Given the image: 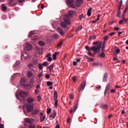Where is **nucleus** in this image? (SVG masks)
I'll use <instances>...</instances> for the list:
<instances>
[{
  "mask_svg": "<svg viewBox=\"0 0 128 128\" xmlns=\"http://www.w3.org/2000/svg\"><path fill=\"white\" fill-rule=\"evenodd\" d=\"M86 50H88V52H90V50L94 51V54H96L97 52L100 54V48H102V42L99 44L98 46H92L91 48L90 47L86 46L85 47Z\"/></svg>",
  "mask_w": 128,
  "mask_h": 128,
  "instance_id": "1",
  "label": "nucleus"
},
{
  "mask_svg": "<svg viewBox=\"0 0 128 128\" xmlns=\"http://www.w3.org/2000/svg\"><path fill=\"white\" fill-rule=\"evenodd\" d=\"M26 110L28 112H32L34 110V104H26Z\"/></svg>",
  "mask_w": 128,
  "mask_h": 128,
  "instance_id": "2",
  "label": "nucleus"
},
{
  "mask_svg": "<svg viewBox=\"0 0 128 128\" xmlns=\"http://www.w3.org/2000/svg\"><path fill=\"white\" fill-rule=\"evenodd\" d=\"M60 24L64 28H66V26L70 24V22L68 20L65 18L64 20V22H60Z\"/></svg>",
  "mask_w": 128,
  "mask_h": 128,
  "instance_id": "3",
  "label": "nucleus"
},
{
  "mask_svg": "<svg viewBox=\"0 0 128 128\" xmlns=\"http://www.w3.org/2000/svg\"><path fill=\"white\" fill-rule=\"evenodd\" d=\"M66 2L68 6H70V8H76V6H74V0H66Z\"/></svg>",
  "mask_w": 128,
  "mask_h": 128,
  "instance_id": "4",
  "label": "nucleus"
},
{
  "mask_svg": "<svg viewBox=\"0 0 128 128\" xmlns=\"http://www.w3.org/2000/svg\"><path fill=\"white\" fill-rule=\"evenodd\" d=\"M86 80H84L80 86V88L79 90V92H80V90L82 92L84 90V88H86Z\"/></svg>",
  "mask_w": 128,
  "mask_h": 128,
  "instance_id": "5",
  "label": "nucleus"
},
{
  "mask_svg": "<svg viewBox=\"0 0 128 128\" xmlns=\"http://www.w3.org/2000/svg\"><path fill=\"white\" fill-rule=\"evenodd\" d=\"M21 58L22 60V58H24V60H28V58H30V56H28V54L24 52L21 55Z\"/></svg>",
  "mask_w": 128,
  "mask_h": 128,
  "instance_id": "6",
  "label": "nucleus"
},
{
  "mask_svg": "<svg viewBox=\"0 0 128 128\" xmlns=\"http://www.w3.org/2000/svg\"><path fill=\"white\" fill-rule=\"evenodd\" d=\"M110 83H108L106 86V90L104 92V96L110 92Z\"/></svg>",
  "mask_w": 128,
  "mask_h": 128,
  "instance_id": "7",
  "label": "nucleus"
},
{
  "mask_svg": "<svg viewBox=\"0 0 128 128\" xmlns=\"http://www.w3.org/2000/svg\"><path fill=\"white\" fill-rule=\"evenodd\" d=\"M76 12V11L70 10L68 13L66 14V18H72V14Z\"/></svg>",
  "mask_w": 128,
  "mask_h": 128,
  "instance_id": "8",
  "label": "nucleus"
},
{
  "mask_svg": "<svg viewBox=\"0 0 128 128\" xmlns=\"http://www.w3.org/2000/svg\"><path fill=\"white\" fill-rule=\"evenodd\" d=\"M32 48V46L28 42L26 43V47L24 48V50H30Z\"/></svg>",
  "mask_w": 128,
  "mask_h": 128,
  "instance_id": "9",
  "label": "nucleus"
},
{
  "mask_svg": "<svg viewBox=\"0 0 128 128\" xmlns=\"http://www.w3.org/2000/svg\"><path fill=\"white\" fill-rule=\"evenodd\" d=\"M57 32H58V34H60V36H64V34H66V33L64 32V30H62V28H57Z\"/></svg>",
  "mask_w": 128,
  "mask_h": 128,
  "instance_id": "10",
  "label": "nucleus"
},
{
  "mask_svg": "<svg viewBox=\"0 0 128 128\" xmlns=\"http://www.w3.org/2000/svg\"><path fill=\"white\" fill-rule=\"evenodd\" d=\"M31 112H32V116H36V114H38V112H40V109H38V108L34 109Z\"/></svg>",
  "mask_w": 128,
  "mask_h": 128,
  "instance_id": "11",
  "label": "nucleus"
},
{
  "mask_svg": "<svg viewBox=\"0 0 128 128\" xmlns=\"http://www.w3.org/2000/svg\"><path fill=\"white\" fill-rule=\"evenodd\" d=\"M20 96H21V98H26V92L24 91H21L19 93Z\"/></svg>",
  "mask_w": 128,
  "mask_h": 128,
  "instance_id": "12",
  "label": "nucleus"
},
{
  "mask_svg": "<svg viewBox=\"0 0 128 128\" xmlns=\"http://www.w3.org/2000/svg\"><path fill=\"white\" fill-rule=\"evenodd\" d=\"M34 99L32 97H28L26 99V102L28 104H32V102H34Z\"/></svg>",
  "mask_w": 128,
  "mask_h": 128,
  "instance_id": "13",
  "label": "nucleus"
},
{
  "mask_svg": "<svg viewBox=\"0 0 128 128\" xmlns=\"http://www.w3.org/2000/svg\"><path fill=\"white\" fill-rule=\"evenodd\" d=\"M78 102L74 106V110L72 109L70 110V114H72V112H76V110H78Z\"/></svg>",
  "mask_w": 128,
  "mask_h": 128,
  "instance_id": "14",
  "label": "nucleus"
},
{
  "mask_svg": "<svg viewBox=\"0 0 128 128\" xmlns=\"http://www.w3.org/2000/svg\"><path fill=\"white\" fill-rule=\"evenodd\" d=\"M14 2V0H9V2L8 4V6H16V4H12V2Z\"/></svg>",
  "mask_w": 128,
  "mask_h": 128,
  "instance_id": "15",
  "label": "nucleus"
},
{
  "mask_svg": "<svg viewBox=\"0 0 128 128\" xmlns=\"http://www.w3.org/2000/svg\"><path fill=\"white\" fill-rule=\"evenodd\" d=\"M100 107L103 110H108V104H102L100 105Z\"/></svg>",
  "mask_w": 128,
  "mask_h": 128,
  "instance_id": "16",
  "label": "nucleus"
},
{
  "mask_svg": "<svg viewBox=\"0 0 128 128\" xmlns=\"http://www.w3.org/2000/svg\"><path fill=\"white\" fill-rule=\"evenodd\" d=\"M108 73H106L103 77V82H106V80H108Z\"/></svg>",
  "mask_w": 128,
  "mask_h": 128,
  "instance_id": "17",
  "label": "nucleus"
},
{
  "mask_svg": "<svg viewBox=\"0 0 128 128\" xmlns=\"http://www.w3.org/2000/svg\"><path fill=\"white\" fill-rule=\"evenodd\" d=\"M92 8L90 7V8L88 9V12H87V16H92Z\"/></svg>",
  "mask_w": 128,
  "mask_h": 128,
  "instance_id": "18",
  "label": "nucleus"
},
{
  "mask_svg": "<svg viewBox=\"0 0 128 128\" xmlns=\"http://www.w3.org/2000/svg\"><path fill=\"white\" fill-rule=\"evenodd\" d=\"M56 111H54L50 116V118H56Z\"/></svg>",
  "mask_w": 128,
  "mask_h": 128,
  "instance_id": "19",
  "label": "nucleus"
},
{
  "mask_svg": "<svg viewBox=\"0 0 128 128\" xmlns=\"http://www.w3.org/2000/svg\"><path fill=\"white\" fill-rule=\"evenodd\" d=\"M1 8H2V10H4V12L5 10H8V7H6V4H2Z\"/></svg>",
  "mask_w": 128,
  "mask_h": 128,
  "instance_id": "20",
  "label": "nucleus"
},
{
  "mask_svg": "<svg viewBox=\"0 0 128 128\" xmlns=\"http://www.w3.org/2000/svg\"><path fill=\"white\" fill-rule=\"evenodd\" d=\"M59 52H56L53 55H52V58L54 60H56V55L59 54Z\"/></svg>",
  "mask_w": 128,
  "mask_h": 128,
  "instance_id": "21",
  "label": "nucleus"
},
{
  "mask_svg": "<svg viewBox=\"0 0 128 128\" xmlns=\"http://www.w3.org/2000/svg\"><path fill=\"white\" fill-rule=\"evenodd\" d=\"M92 66H102V63H100V62H94L92 64Z\"/></svg>",
  "mask_w": 128,
  "mask_h": 128,
  "instance_id": "22",
  "label": "nucleus"
},
{
  "mask_svg": "<svg viewBox=\"0 0 128 128\" xmlns=\"http://www.w3.org/2000/svg\"><path fill=\"white\" fill-rule=\"evenodd\" d=\"M24 86L26 88H32V85L30 84H25L24 85Z\"/></svg>",
  "mask_w": 128,
  "mask_h": 128,
  "instance_id": "23",
  "label": "nucleus"
},
{
  "mask_svg": "<svg viewBox=\"0 0 128 128\" xmlns=\"http://www.w3.org/2000/svg\"><path fill=\"white\" fill-rule=\"evenodd\" d=\"M54 100H58V92L56 90L54 91Z\"/></svg>",
  "mask_w": 128,
  "mask_h": 128,
  "instance_id": "24",
  "label": "nucleus"
},
{
  "mask_svg": "<svg viewBox=\"0 0 128 128\" xmlns=\"http://www.w3.org/2000/svg\"><path fill=\"white\" fill-rule=\"evenodd\" d=\"M27 76L28 78H32L33 76L32 72L30 71H28L27 73Z\"/></svg>",
  "mask_w": 128,
  "mask_h": 128,
  "instance_id": "25",
  "label": "nucleus"
},
{
  "mask_svg": "<svg viewBox=\"0 0 128 128\" xmlns=\"http://www.w3.org/2000/svg\"><path fill=\"white\" fill-rule=\"evenodd\" d=\"M59 36L60 35H58V34H54L52 36V38H54V40H58Z\"/></svg>",
  "mask_w": 128,
  "mask_h": 128,
  "instance_id": "26",
  "label": "nucleus"
},
{
  "mask_svg": "<svg viewBox=\"0 0 128 128\" xmlns=\"http://www.w3.org/2000/svg\"><path fill=\"white\" fill-rule=\"evenodd\" d=\"M100 42H102H102H100V41L95 42H93L92 44L94 46H100Z\"/></svg>",
  "mask_w": 128,
  "mask_h": 128,
  "instance_id": "27",
  "label": "nucleus"
},
{
  "mask_svg": "<svg viewBox=\"0 0 128 128\" xmlns=\"http://www.w3.org/2000/svg\"><path fill=\"white\" fill-rule=\"evenodd\" d=\"M38 44H40V46H46V44L42 41H40L38 42Z\"/></svg>",
  "mask_w": 128,
  "mask_h": 128,
  "instance_id": "28",
  "label": "nucleus"
},
{
  "mask_svg": "<svg viewBox=\"0 0 128 128\" xmlns=\"http://www.w3.org/2000/svg\"><path fill=\"white\" fill-rule=\"evenodd\" d=\"M24 122H27V124H32V121L30 120V118H25Z\"/></svg>",
  "mask_w": 128,
  "mask_h": 128,
  "instance_id": "29",
  "label": "nucleus"
},
{
  "mask_svg": "<svg viewBox=\"0 0 128 128\" xmlns=\"http://www.w3.org/2000/svg\"><path fill=\"white\" fill-rule=\"evenodd\" d=\"M20 61H16V62L15 65L14 66V68H18V66H20Z\"/></svg>",
  "mask_w": 128,
  "mask_h": 128,
  "instance_id": "30",
  "label": "nucleus"
},
{
  "mask_svg": "<svg viewBox=\"0 0 128 128\" xmlns=\"http://www.w3.org/2000/svg\"><path fill=\"white\" fill-rule=\"evenodd\" d=\"M122 20H123V22H128V18H126V17L122 16Z\"/></svg>",
  "mask_w": 128,
  "mask_h": 128,
  "instance_id": "31",
  "label": "nucleus"
},
{
  "mask_svg": "<svg viewBox=\"0 0 128 128\" xmlns=\"http://www.w3.org/2000/svg\"><path fill=\"white\" fill-rule=\"evenodd\" d=\"M44 120H46V115H44V116L40 117V120L41 122H44Z\"/></svg>",
  "mask_w": 128,
  "mask_h": 128,
  "instance_id": "32",
  "label": "nucleus"
},
{
  "mask_svg": "<svg viewBox=\"0 0 128 128\" xmlns=\"http://www.w3.org/2000/svg\"><path fill=\"white\" fill-rule=\"evenodd\" d=\"M26 80H24V78H21L20 84H24Z\"/></svg>",
  "mask_w": 128,
  "mask_h": 128,
  "instance_id": "33",
  "label": "nucleus"
},
{
  "mask_svg": "<svg viewBox=\"0 0 128 128\" xmlns=\"http://www.w3.org/2000/svg\"><path fill=\"white\" fill-rule=\"evenodd\" d=\"M34 31H32L30 32V34L28 35V38H30L32 36H34Z\"/></svg>",
  "mask_w": 128,
  "mask_h": 128,
  "instance_id": "34",
  "label": "nucleus"
},
{
  "mask_svg": "<svg viewBox=\"0 0 128 128\" xmlns=\"http://www.w3.org/2000/svg\"><path fill=\"white\" fill-rule=\"evenodd\" d=\"M99 56L100 58H106V54H104V52H102L100 54Z\"/></svg>",
  "mask_w": 128,
  "mask_h": 128,
  "instance_id": "35",
  "label": "nucleus"
},
{
  "mask_svg": "<svg viewBox=\"0 0 128 128\" xmlns=\"http://www.w3.org/2000/svg\"><path fill=\"white\" fill-rule=\"evenodd\" d=\"M63 44H64V42L62 41L60 42V43L57 46L58 48H60V46H62Z\"/></svg>",
  "mask_w": 128,
  "mask_h": 128,
  "instance_id": "36",
  "label": "nucleus"
},
{
  "mask_svg": "<svg viewBox=\"0 0 128 128\" xmlns=\"http://www.w3.org/2000/svg\"><path fill=\"white\" fill-rule=\"evenodd\" d=\"M42 66H48V62H45L42 63Z\"/></svg>",
  "mask_w": 128,
  "mask_h": 128,
  "instance_id": "37",
  "label": "nucleus"
},
{
  "mask_svg": "<svg viewBox=\"0 0 128 128\" xmlns=\"http://www.w3.org/2000/svg\"><path fill=\"white\" fill-rule=\"evenodd\" d=\"M120 14H121L120 10H118L116 14L118 18H120Z\"/></svg>",
  "mask_w": 128,
  "mask_h": 128,
  "instance_id": "38",
  "label": "nucleus"
},
{
  "mask_svg": "<svg viewBox=\"0 0 128 128\" xmlns=\"http://www.w3.org/2000/svg\"><path fill=\"white\" fill-rule=\"evenodd\" d=\"M47 86H52V82H47Z\"/></svg>",
  "mask_w": 128,
  "mask_h": 128,
  "instance_id": "39",
  "label": "nucleus"
},
{
  "mask_svg": "<svg viewBox=\"0 0 128 128\" xmlns=\"http://www.w3.org/2000/svg\"><path fill=\"white\" fill-rule=\"evenodd\" d=\"M50 112H52V109L48 108L47 111H46V113L48 114H50Z\"/></svg>",
  "mask_w": 128,
  "mask_h": 128,
  "instance_id": "40",
  "label": "nucleus"
},
{
  "mask_svg": "<svg viewBox=\"0 0 128 128\" xmlns=\"http://www.w3.org/2000/svg\"><path fill=\"white\" fill-rule=\"evenodd\" d=\"M96 40V36H90L89 38V40Z\"/></svg>",
  "mask_w": 128,
  "mask_h": 128,
  "instance_id": "41",
  "label": "nucleus"
},
{
  "mask_svg": "<svg viewBox=\"0 0 128 128\" xmlns=\"http://www.w3.org/2000/svg\"><path fill=\"white\" fill-rule=\"evenodd\" d=\"M38 54H42V50L39 48H38Z\"/></svg>",
  "mask_w": 128,
  "mask_h": 128,
  "instance_id": "42",
  "label": "nucleus"
},
{
  "mask_svg": "<svg viewBox=\"0 0 128 128\" xmlns=\"http://www.w3.org/2000/svg\"><path fill=\"white\" fill-rule=\"evenodd\" d=\"M48 68L49 70H52V68H54V64H52L51 66H48Z\"/></svg>",
  "mask_w": 128,
  "mask_h": 128,
  "instance_id": "43",
  "label": "nucleus"
},
{
  "mask_svg": "<svg viewBox=\"0 0 128 128\" xmlns=\"http://www.w3.org/2000/svg\"><path fill=\"white\" fill-rule=\"evenodd\" d=\"M34 79H30V84H34Z\"/></svg>",
  "mask_w": 128,
  "mask_h": 128,
  "instance_id": "44",
  "label": "nucleus"
},
{
  "mask_svg": "<svg viewBox=\"0 0 128 128\" xmlns=\"http://www.w3.org/2000/svg\"><path fill=\"white\" fill-rule=\"evenodd\" d=\"M58 100H55V102H54V106H55V108H58Z\"/></svg>",
  "mask_w": 128,
  "mask_h": 128,
  "instance_id": "45",
  "label": "nucleus"
},
{
  "mask_svg": "<svg viewBox=\"0 0 128 128\" xmlns=\"http://www.w3.org/2000/svg\"><path fill=\"white\" fill-rule=\"evenodd\" d=\"M38 66L40 70H42L43 68L42 65V64H38Z\"/></svg>",
  "mask_w": 128,
  "mask_h": 128,
  "instance_id": "46",
  "label": "nucleus"
},
{
  "mask_svg": "<svg viewBox=\"0 0 128 128\" xmlns=\"http://www.w3.org/2000/svg\"><path fill=\"white\" fill-rule=\"evenodd\" d=\"M124 20H120L119 21V24H124Z\"/></svg>",
  "mask_w": 128,
  "mask_h": 128,
  "instance_id": "47",
  "label": "nucleus"
},
{
  "mask_svg": "<svg viewBox=\"0 0 128 128\" xmlns=\"http://www.w3.org/2000/svg\"><path fill=\"white\" fill-rule=\"evenodd\" d=\"M122 6V0H120L119 2V6Z\"/></svg>",
  "mask_w": 128,
  "mask_h": 128,
  "instance_id": "48",
  "label": "nucleus"
},
{
  "mask_svg": "<svg viewBox=\"0 0 128 128\" xmlns=\"http://www.w3.org/2000/svg\"><path fill=\"white\" fill-rule=\"evenodd\" d=\"M76 1L79 4H82L84 2V0H76Z\"/></svg>",
  "mask_w": 128,
  "mask_h": 128,
  "instance_id": "49",
  "label": "nucleus"
},
{
  "mask_svg": "<svg viewBox=\"0 0 128 128\" xmlns=\"http://www.w3.org/2000/svg\"><path fill=\"white\" fill-rule=\"evenodd\" d=\"M42 73H40L38 76L40 80V78H42Z\"/></svg>",
  "mask_w": 128,
  "mask_h": 128,
  "instance_id": "50",
  "label": "nucleus"
},
{
  "mask_svg": "<svg viewBox=\"0 0 128 128\" xmlns=\"http://www.w3.org/2000/svg\"><path fill=\"white\" fill-rule=\"evenodd\" d=\"M104 46H106V42H103L102 48H104Z\"/></svg>",
  "mask_w": 128,
  "mask_h": 128,
  "instance_id": "51",
  "label": "nucleus"
},
{
  "mask_svg": "<svg viewBox=\"0 0 128 128\" xmlns=\"http://www.w3.org/2000/svg\"><path fill=\"white\" fill-rule=\"evenodd\" d=\"M29 128H36V126H34L32 124H30L29 126Z\"/></svg>",
  "mask_w": 128,
  "mask_h": 128,
  "instance_id": "52",
  "label": "nucleus"
},
{
  "mask_svg": "<svg viewBox=\"0 0 128 128\" xmlns=\"http://www.w3.org/2000/svg\"><path fill=\"white\" fill-rule=\"evenodd\" d=\"M120 48H118L116 50V54H120Z\"/></svg>",
  "mask_w": 128,
  "mask_h": 128,
  "instance_id": "53",
  "label": "nucleus"
},
{
  "mask_svg": "<svg viewBox=\"0 0 128 128\" xmlns=\"http://www.w3.org/2000/svg\"><path fill=\"white\" fill-rule=\"evenodd\" d=\"M82 18H84V14H82L79 16L80 20H82Z\"/></svg>",
  "mask_w": 128,
  "mask_h": 128,
  "instance_id": "54",
  "label": "nucleus"
},
{
  "mask_svg": "<svg viewBox=\"0 0 128 128\" xmlns=\"http://www.w3.org/2000/svg\"><path fill=\"white\" fill-rule=\"evenodd\" d=\"M88 56H93L92 54L90 52V51H88Z\"/></svg>",
  "mask_w": 128,
  "mask_h": 128,
  "instance_id": "55",
  "label": "nucleus"
},
{
  "mask_svg": "<svg viewBox=\"0 0 128 128\" xmlns=\"http://www.w3.org/2000/svg\"><path fill=\"white\" fill-rule=\"evenodd\" d=\"M47 60H48V62H52V57H49Z\"/></svg>",
  "mask_w": 128,
  "mask_h": 128,
  "instance_id": "56",
  "label": "nucleus"
},
{
  "mask_svg": "<svg viewBox=\"0 0 128 128\" xmlns=\"http://www.w3.org/2000/svg\"><path fill=\"white\" fill-rule=\"evenodd\" d=\"M33 64H38V60H33Z\"/></svg>",
  "mask_w": 128,
  "mask_h": 128,
  "instance_id": "57",
  "label": "nucleus"
},
{
  "mask_svg": "<svg viewBox=\"0 0 128 128\" xmlns=\"http://www.w3.org/2000/svg\"><path fill=\"white\" fill-rule=\"evenodd\" d=\"M28 68H34V64H30L28 65Z\"/></svg>",
  "mask_w": 128,
  "mask_h": 128,
  "instance_id": "58",
  "label": "nucleus"
},
{
  "mask_svg": "<svg viewBox=\"0 0 128 128\" xmlns=\"http://www.w3.org/2000/svg\"><path fill=\"white\" fill-rule=\"evenodd\" d=\"M72 80L73 82H76V76L72 77Z\"/></svg>",
  "mask_w": 128,
  "mask_h": 128,
  "instance_id": "59",
  "label": "nucleus"
},
{
  "mask_svg": "<svg viewBox=\"0 0 128 128\" xmlns=\"http://www.w3.org/2000/svg\"><path fill=\"white\" fill-rule=\"evenodd\" d=\"M41 98H40V96H38V97H37V100H38V102H40Z\"/></svg>",
  "mask_w": 128,
  "mask_h": 128,
  "instance_id": "60",
  "label": "nucleus"
},
{
  "mask_svg": "<svg viewBox=\"0 0 128 128\" xmlns=\"http://www.w3.org/2000/svg\"><path fill=\"white\" fill-rule=\"evenodd\" d=\"M40 88V84H38L37 85V86H36V90H38V88Z\"/></svg>",
  "mask_w": 128,
  "mask_h": 128,
  "instance_id": "61",
  "label": "nucleus"
},
{
  "mask_svg": "<svg viewBox=\"0 0 128 128\" xmlns=\"http://www.w3.org/2000/svg\"><path fill=\"white\" fill-rule=\"evenodd\" d=\"M108 36H106L104 37V40H108Z\"/></svg>",
  "mask_w": 128,
  "mask_h": 128,
  "instance_id": "62",
  "label": "nucleus"
},
{
  "mask_svg": "<svg viewBox=\"0 0 128 128\" xmlns=\"http://www.w3.org/2000/svg\"><path fill=\"white\" fill-rule=\"evenodd\" d=\"M52 56V54H48L46 56V58H50V56Z\"/></svg>",
  "mask_w": 128,
  "mask_h": 128,
  "instance_id": "63",
  "label": "nucleus"
},
{
  "mask_svg": "<svg viewBox=\"0 0 128 128\" xmlns=\"http://www.w3.org/2000/svg\"><path fill=\"white\" fill-rule=\"evenodd\" d=\"M46 78H50V76L49 74H46Z\"/></svg>",
  "mask_w": 128,
  "mask_h": 128,
  "instance_id": "64",
  "label": "nucleus"
}]
</instances>
